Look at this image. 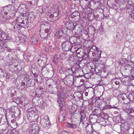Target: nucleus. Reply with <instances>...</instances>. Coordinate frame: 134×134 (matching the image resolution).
I'll use <instances>...</instances> for the list:
<instances>
[{
    "instance_id": "1",
    "label": "nucleus",
    "mask_w": 134,
    "mask_h": 134,
    "mask_svg": "<svg viewBox=\"0 0 134 134\" xmlns=\"http://www.w3.org/2000/svg\"><path fill=\"white\" fill-rule=\"evenodd\" d=\"M24 19L21 16L18 17L11 24V28L12 30L16 31L22 27H25L27 23H25L24 21Z\"/></svg>"
},
{
    "instance_id": "2",
    "label": "nucleus",
    "mask_w": 134,
    "mask_h": 134,
    "mask_svg": "<svg viewBox=\"0 0 134 134\" xmlns=\"http://www.w3.org/2000/svg\"><path fill=\"white\" fill-rule=\"evenodd\" d=\"M14 6L12 5H9L7 6H6L4 7L3 9L2 10L1 13L2 14V16L3 19V21H5L7 19V15L8 14V12L10 11L11 12L14 11V15L15 16V11H14Z\"/></svg>"
},
{
    "instance_id": "3",
    "label": "nucleus",
    "mask_w": 134,
    "mask_h": 134,
    "mask_svg": "<svg viewBox=\"0 0 134 134\" xmlns=\"http://www.w3.org/2000/svg\"><path fill=\"white\" fill-rule=\"evenodd\" d=\"M59 12L58 11L55 12H54L53 14L50 13L48 14L47 16V17L49 20H50V18H52L51 19L52 21H54L58 20L59 18Z\"/></svg>"
},
{
    "instance_id": "4",
    "label": "nucleus",
    "mask_w": 134,
    "mask_h": 134,
    "mask_svg": "<svg viewBox=\"0 0 134 134\" xmlns=\"http://www.w3.org/2000/svg\"><path fill=\"white\" fill-rule=\"evenodd\" d=\"M39 128L38 126L36 124H34L32 126L30 127L29 132L30 134H36L38 132Z\"/></svg>"
},
{
    "instance_id": "5",
    "label": "nucleus",
    "mask_w": 134,
    "mask_h": 134,
    "mask_svg": "<svg viewBox=\"0 0 134 134\" xmlns=\"http://www.w3.org/2000/svg\"><path fill=\"white\" fill-rule=\"evenodd\" d=\"M42 125L45 128L49 127L51 124L49 123V118L48 116H46L43 120Z\"/></svg>"
},
{
    "instance_id": "6",
    "label": "nucleus",
    "mask_w": 134,
    "mask_h": 134,
    "mask_svg": "<svg viewBox=\"0 0 134 134\" xmlns=\"http://www.w3.org/2000/svg\"><path fill=\"white\" fill-rule=\"evenodd\" d=\"M58 102L59 104L60 108L62 109H64L65 107V103L64 101L63 98L61 97L58 94Z\"/></svg>"
},
{
    "instance_id": "7",
    "label": "nucleus",
    "mask_w": 134,
    "mask_h": 134,
    "mask_svg": "<svg viewBox=\"0 0 134 134\" xmlns=\"http://www.w3.org/2000/svg\"><path fill=\"white\" fill-rule=\"evenodd\" d=\"M65 25L70 29H72L73 30H74L76 25H74V23L70 21H68V22H65Z\"/></svg>"
},
{
    "instance_id": "8",
    "label": "nucleus",
    "mask_w": 134,
    "mask_h": 134,
    "mask_svg": "<svg viewBox=\"0 0 134 134\" xmlns=\"http://www.w3.org/2000/svg\"><path fill=\"white\" fill-rule=\"evenodd\" d=\"M40 31V35L41 37L44 38L48 36L49 30L48 28H47L44 31L41 30Z\"/></svg>"
},
{
    "instance_id": "9",
    "label": "nucleus",
    "mask_w": 134,
    "mask_h": 134,
    "mask_svg": "<svg viewBox=\"0 0 134 134\" xmlns=\"http://www.w3.org/2000/svg\"><path fill=\"white\" fill-rule=\"evenodd\" d=\"M62 47H64V51H68L71 49L72 47L71 44L69 42H65L62 45Z\"/></svg>"
},
{
    "instance_id": "10",
    "label": "nucleus",
    "mask_w": 134,
    "mask_h": 134,
    "mask_svg": "<svg viewBox=\"0 0 134 134\" xmlns=\"http://www.w3.org/2000/svg\"><path fill=\"white\" fill-rule=\"evenodd\" d=\"M65 114L63 111L60 110L58 116L59 121L62 122L64 121L65 120Z\"/></svg>"
},
{
    "instance_id": "11",
    "label": "nucleus",
    "mask_w": 134,
    "mask_h": 134,
    "mask_svg": "<svg viewBox=\"0 0 134 134\" xmlns=\"http://www.w3.org/2000/svg\"><path fill=\"white\" fill-rule=\"evenodd\" d=\"M18 9L20 10L19 12L21 13H22L23 12H25L27 11L26 5L24 4H22L20 5L18 8Z\"/></svg>"
},
{
    "instance_id": "12",
    "label": "nucleus",
    "mask_w": 134,
    "mask_h": 134,
    "mask_svg": "<svg viewBox=\"0 0 134 134\" xmlns=\"http://www.w3.org/2000/svg\"><path fill=\"white\" fill-rule=\"evenodd\" d=\"M27 20L28 21L32 23H35L36 21V17L33 15H29L28 17Z\"/></svg>"
},
{
    "instance_id": "13",
    "label": "nucleus",
    "mask_w": 134,
    "mask_h": 134,
    "mask_svg": "<svg viewBox=\"0 0 134 134\" xmlns=\"http://www.w3.org/2000/svg\"><path fill=\"white\" fill-rule=\"evenodd\" d=\"M55 35L58 38H61L63 35V32L62 30L59 29L56 30Z\"/></svg>"
},
{
    "instance_id": "14",
    "label": "nucleus",
    "mask_w": 134,
    "mask_h": 134,
    "mask_svg": "<svg viewBox=\"0 0 134 134\" xmlns=\"http://www.w3.org/2000/svg\"><path fill=\"white\" fill-rule=\"evenodd\" d=\"M37 10L38 11V12L42 14V13H44L46 11V9L45 7H43L42 6H39L37 8Z\"/></svg>"
},
{
    "instance_id": "15",
    "label": "nucleus",
    "mask_w": 134,
    "mask_h": 134,
    "mask_svg": "<svg viewBox=\"0 0 134 134\" xmlns=\"http://www.w3.org/2000/svg\"><path fill=\"white\" fill-rule=\"evenodd\" d=\"M13 101L14 102L18 104L19 103H21L22 101L21 100V98L20 97H14L13 98Z\"/></svg>"
},
{
    "instance_id": "16",
    "label": "nucleus",
    "mask_w": 134,
    "mask_h": 134,
    "mask_svg": "<svg viewBox=\"0 0 134 134\" xmlns=\"http://www.w3.org/2000/svg\"><path fill=\"white\" fill-rule=\"evenodd\" d=\"M67 126L69 128L73 129H75L77 127L76 124H71L69 122L67 123Z\"/></svg>"
},
{
    "instance_id": "17",
    "label": "nucleus",
    "mask_w": 134,
    "mask_h": 134,
    "mask_svg": "<svg viewBox=\"0 0 134 134\" xmlns=\"http://www.w3.org/2000/svg\"><path fill=\"white\" fill-rule=\"evenodd\" d=\"M124 68L125 70H127L130 72L133 68L130 65L126 64L124 66Z\"/></svg>"
},
{
    "instance_id": "18",
    "label": "nucleus",
    "mask_w": 134,
    "mask_h": 134,
    "mask_svg": "<svg viewBox=\"0 0 134 134\" xmlns=\"http://www.w3.org/2000/svg\"><path fill=\"white\" fill-rule=\"evenodd\" d=\"M92 50L94 51H98V48L95 45L91 47L90 49V51L92 52Z\"/></svg>"
},
{
    "instance_id": "19",
    "label": "nucleus",
    "mask_w": 134,
    "mask_h": 134,
    "mask_svg": "<svg viewBox=\"0 0 134 134\" xmlns=\"http://www.w3.org/2000/svg\"><path fill=\"white\" fill-rule=\"evenodd\" d=\"M40 21L41 23V27H43V26L44 27H46L48 25V24L44 21H42V20H41Z\"/></svg>"
},
{
    "instance_id": "20",
    "label": "nucleus",
    "mask_w": 134,
    "mask_h": 134,
    "mask_svg": "<svg viewBox=\"0 0 134 134\" xmlns=\"http://www.w3.org/2000/svg\"><path fill=\"white\" fill-rule=\"evenodd\" d=\"M52 47L50 44H47L45 48L46 51L47 52H48L52 49Z\"/></svg>"
},
{
    "instance_id": "21",
    "label": "nucleus",
    "mask_w": 134,
    "mask_h": 134,
    "mask_svg": "<svg viewBox=\"0 0 134 134\" xmlns=\"http://www.w3.org/2000/svg\"><path fill=\"white\" fill-rule=\"evenodd\" d=\"M30 41L34 44H36L37 42V41L36 39L34 37H32L31 38V39L30 40Z\"/></svg>"
},
{
    "instance_id": "22",
    "label": "nucleus",
    "mask_w": 134,
    "mask_h": 134,
    "mask_svg": "<svg viewBox=\"0 0 134 134\" xmlns=\"http://www.w3.org/2000/svg\"><path fill=\"white\" fill-rule=\"evenodd\" d=\"M99 59H97V60H95L96 63V64H98L99 65L100 67H101V65H102L103 63L101 61L99 60Z\"/></svg>"
},
{
    "instance_id": "23",
    "label": "nucleus",
    "mask_w": 134,
    "mask_h": 134,
    "mask_svg": "<svg viewBox=\"0 0 134 134\" xmlns=\"http://www.w3.org/2000/svg\"><path fill=\"white\" fill-rule=\"evenodd\" d=\"M44 90L43 88H39V90L38 91V93L40 95L44 93Z\"/></svg>"
},
{
    "instance_id": "24",
    "label": "nucleus",
    "mask_w": 134,
    "mask_h": 134,
    "mask_svg": "<svg viewBox=\"0 0 134 134\" xmlns=\"http://www.w3.org/2000/svg\"><path fill=\"white\" fill-rule=\"evenodd\" d=\"M119 63L121 64H123L125 63L124 60H126V59H119Z\"/></svg>"
},
{
    "instance_id": "25",
    "label": "nucleus",
    "mask_w": 134,
    "mask_h": 134,
    "mask_svg": "<svg viewBox=\"0 0 134 134\" xmlns=\"http://www.w3.org/2000/svg\"><path fill=\"white\" fill-rule=\"evenodd\" d=\"M2 38L4 39H8V36H5V33H3V32L2 33Z\"/></svg>"
},
{
    "instance_id": "26",
    "label": "nucleus",
    "mask_w": 134,
    "mask_h": 134,
    "mask_svg": "<svg viewBox=\"0 0 134 134\" xmlns=\"http://www.w3.org/2000/svg\"><path fill=\"white\" fill-rule=\"evenodd\" d=\"M81 31L82 32H83V33H84L86 35H88L87 31L85 29H81Z\"/></svg>"
},
{
    "instance_id": "27",
    "label": "nucleus",
    "mask_w": 134,
    "mask_h": 134,
    "mask_svg": "<svg viewBox=\"0 0 134 134\" xmlns=\"http://www.w3.org/2000/svg\"><path fill=\"white\" fill-rule=\"evenodd\" d=\"M88 29H89V31L90 30H90H93V31H94V30H95L94 27L92 26H90L89 27Z\"/></svg>"
},
{
    "instance_id": "28",
    "label": "nucleus",
    "mask_w": 134,
    "mask_h": 134,
    "mask_svg": "<svg viewBox=\"0 0 134 134\" xmlns=\"http://www.w3.org/2000/svg\"><path fill=\"white\" fill-rule=\"evenodd\" d=\"M130 75L133 76L134 75V68H133L130 71Z\"/></svg>"
},
{
    "instance_id": "29",
    "label": "nucleus",
    "mask_w": 134,
    "mask_h": 134,
    "mask_svg": "<svg viewBox=\"0 0 134 134\" xmlns=\"http://www.w3.org/2000/svg\"><path fill=\"white\" fill-rule=\"evenodd\" d=\"M3 43H2V45H1V46L2 47H5V48H7L6 45V43L5 42L3 43V42H2Z\"/></svg>"
},
{
    "instance_id": "30",
    "label": "nucleus",
    "mask_w": 134,
    "mask_h": 134,
    "mask_svg": "<svg viewBox=\"0 0 134 134\" xmlns=\"http://www.w3.org/2000/svg\"><path fill=\"white\" fill-rule=\"evenodd\" d=\"M42 105H41L42 106L41 108L44 107L46 105V103L45 102H42Z\"/></svg>"
},
{
    "instance_id": "31",
    "label": "nucleus",
    "mask_w": 134,
    "mask_h": 134,
    "mask_svg": "<svg viewBox=\"0 0 134 134\" xmlns=\"http://www.w3.org/2000/svg\"><path fill=\"white\" fill-rule=\"evenodd\" d=\"M25 102H24V103L26 105L28 104V103H29V101L28 100L26 99V98L25 99Z\"/></svg>"
},
{
    "instance_id": "32",
    "label": "nucleus",
    "mask_w": 134,
    "mask_h": 134,
    "mask_svg": "<svg viewBox=\"0 0 134 134\" xmlns=\"http://www.w3.org/2000/svg\"><path fill=\"white\" fill-rule=\"evenodd\" d=\"M10 76V74L9 73H7V75L6 76V78L7 79H8L9 78V76Z\"/></svg>"
},
{
    "instance_id": "33",
    "label": "nucleus",
    "mask_w": 134,
    "mask_h": 134,
    "mask_svg": "<svg viewBox=\"0 0 134 134\" xmlns=\"http://www.w3.org/2000/svg\"><path fill=\"white\" fill-rule=\"evenodd\" d=\"M62 134H69V133L66 131H63L62 132Z\"/></svg>"
},
{
    "instance_id": "34",
    "label": "nucleus",
    "mask_w": 134,
    "mask_h": 134,
    "mask_svg": "<svg viewBox=\"0 0 134 134\" xmlns=\"http://www.w3.org/2000/svg\"><path fill=\"white\" fill-rule=\"evenodd\" d=\"M57 59H53V62L55 64H56L57 62Z\"/></svg>"
},
{
    "instance_id": "35",
    "label": "nucleus",
    "mask_w": 134,
    "mask_h": 134,
    "mask_svg": "<svg viewBox=\"0 0 134 134\" xmlns=\"http://www.w3.org/2000/svg\"><path fill=\"white\" fill-rule=\"evenodd\" d=\"M2 31L0 29V38L2 37Z\"/></svg>"
},
{
    "instance_id": "36",
    "label": "nucleus",
    "mask_w": 134,
    "mask_h": 134,
    "mask_svg": "<svg viewBox=\"0 0 134 134\" xmlns=\"http://www.w3.org/2000/svg\"><path fill=\"white\" fill-rule=\"evenodd\" d=\"M110 108L117 109V107H116V106H111L110 107Z\"/></svg>"
},
{
    "instance_id": "37",
    "label": "nucleus",
    "mask_w": 134,
    "mask_h": 134,
    "mask_svg": "<svg viewBox=\"0 0 134 134\" xmlns=\"http://www.w3.org/2000/svg\"><path fill=\"white\" fill-rule=\"evenodd\" d=\"M26 14L25 13H23L21 14V16L23 17H24V16H26Z\"/></svg>"
},
{
    "instance_id": "38",
    "label": "nucleus",
    "mask_w": 134,
    "mask_h": 134,
    "mask_svg": "<svg viewBox=\"0 0 134 134\" xmlns=\"http://www.w3.org/2000/svg\"><path fill=\"white\" fill-rule=\"evenodd\" d=\"M3 73V71L0 68V75L2 74Z\"/></svg>"
},
{
    "instance_id": "39",
    "label": "nucleus",
    "mask_w": 134,
    "mask_h": 134,
    "mask_svg": "<svg viewBox=\"0 0 134 134\" xmlns=\"http://www.w3.org/2000/svg\"><path fill=\"white\" fill-rule=\"evenodd\" d=\"M105 107V108L106 109H108L109 108V106L106 105L105 106H104Z\"/></svg>"
},
{
    "instance_id": "40",
    "label": "nucleus",
    "mask_w": 134,
    "mask_h": 134,
    "mask_svg": "<svg viewBox=\"0 0 134 134\" xmlns=\"http://www.w3.org/2000/svg\"><path fill=\"white\" fill-rule=\"evenodd\" d=\"M63 67H62L60 71H59V72L60 73H62V72H63V70H63Z\"/></svg>"
},
{
    "instance_id": "41",
    "label": "nucleus",
    "mask_w": 134,
    "mask_h": 134,
    "mask_svg": "<svg viewBox=\"0 0 134 134\" xmlns=\"http://www.w3.org/2000/svg\"><path fill=\"white\" fill-rule=\"evenodd\" d=\"M115 84L118 85L119 84V82L118 81H116L115 82Z\"/></svg>"
},
{
    "instance_id": "42",
    "label": "nucleus",
    "mask_w": 134,
    "mask_h": 134,
    "mask_svg": "<svg viewBox=\"0 0 134 134\" xmlns=\"http://www.w3.org/2000/svg\"><path fill=\"white\" fill-rule=\"evenodd\" d=\"M30 118H32V117H29L28 118V119L30 121V122H32L34 121V120H30Z\"/></svg>"
},
{
    "instance_id": "43",
    "label": "nucleus",
    "mask_w": 134,
    "mask_h": 134,
    "mask_svg": "<svg viewBox=\"0 0 134 134\" xmlns=\"http://www.w3.org/2000/svg\"><path fill=\"white\" fill-rule=\"evenodd\" d=\"M17 81H18V80H17V79H16L15 80V83L16 84H17Z\"/></svg>"
},
{
    "instance_id": "44",
    "label": "nucleus",
    "mask_w": 134,
    "mask_h": 134,
    "mask_svg": "<svg viewBox=\"0 0 134 134\" xmlns=\"http://www.w3.org/2000/svg\"><path fill=\"white\" fill-rule=\"evenodd\" d=\"M103 67H102V68L104 69L105 68V66L104 65H102Z\"/></svg>"
},
{
    "instance_id": "45",
    "label": "nucleus",
    "mask_w": 134,
    "mask_h": 134,
    "mask_svg": "<svg viewBox=\"0 0 134 134\" xmlns=\"http://www.w3.org/2000/svg\"><path fill=\"white\" fill-rule=\"evenodd\" d=\"M70 57L72 59H73L74 58V56H73V55H71V56Z\"/></svg>"
},
{
    "instance_id": "46",
    "label": "nucleus",
    "mask_w": 134,
    "mask_h": 134,
    "mask_svg": "<svg viewBox=\"0 0 134 134\" xmlns=\"http://www.w3.org/2000/svg\"><path fill=\"white\" fill-rule=\"evenodd\" d=\"M105 108V106L103 107V108H102V110H104L105 109H106Z\"/></svg>"
},
{
    "instance_id": "47",
    "label": "nucleus",
    "mask_w": 134,
    "mask_h": 134,
    "mask_svg": "<svg viewBox=\"0 0 134 134\" xmlns=\"http://www.w3.org/2000/svg\"><path fill=\"white\" fill-rule=\"evenodd\" d=\"M76 64H77L78 65H79V62H77V63H76Z\"/></svg>"
},
{
    "instance_id": "48",
    "label": "nucleus",
    "mask_w": 134,
    "mask_h": 134,
    "mask_svg": "<svg viewBox=\"0 0 134 134\" xmlns=\"http://www.w3.org/2000/svg\"><path fill=\"white\" fill-rule=\"evenodd\" d=\"M75 13H78L77 12H74L73 14H75Z\"/></svg>"
},
{
    "instance_id": "49",
    "label": "nucleus",
    "mask_w": 134,
    "mask_h": 134,
    "mask_svg": "<svg viewBox=\"0 0 134 134\" xmlns=\"http://www.w3.org/2000/svg\"><path fill=\"white\" fill-rule=\"evenodd\" d=\"M22 84L23 85H24V84H25V83H24V82H23L22 83Z\"/></svg>"
},
{
    "instance_id": "50",
    "label": "nucleus",
    "mask_w": 134,
    "mask_h": 134,
    "mask_svg": "<svg viewBox=\"0 0 134 134\" xmlns=\"http://www.w3.org/2000/svg\"><path fill=\"white\" fill-rule=\"evenodd\" d=\"M120 118V117L119 116H117V118Z\"/></svg>"
},
{
    "instance_id": "51",
    "label": "nucleus",
    "mask_w": 134,
    "mask_h": 134,
    "mask_svg": "<svg viewBox=\"0 0 134 134\" xmlns=\"http://www.w3.org/2000/svg\"><path fill=\"white\" fill-rule=\"evenodd\" d=\"M132 112V111H130V113H131Z\"/></svg>"
},
{
    "instance_id": "52",
    "label": "nucleus",
    "mask_w": 134,
    "mask_h": 134,
    "mask_svg": "<svg viewBox=\"0 0 134 134\" xmlns=\"http://www.w3.org/2000/svg\"><path fill=\"white\" fill-rule=\"evenodd\" d=\"M75 35H77V34H76V33L75 34Z\"/></svg>"
},
{
    "instance_id": "53",
    "label": "nucleus",
    "mask_w": 134,
    "mask_h": 134,
    "mask_svg": "<svg viewBox=\"0 0 134 134\" xmlns=\"http://www.w3.org/2000/svg\"><path fill=\"white\" fill-rule=\"evenodd\" d=\"M132 77L134 78V76H132Z\"/></svg>"
},
{
    "instance_id": "54",
    "label": "nucleus",
    "mask_w": 134,
    "mask_h": 134,
    "mask_svg": "<svg viewBox=\"0 0 134 134\" xmlns=\"http://www.w3.org/2000/svg\"><path fill=\"white\" fill-rule=\"evenodd\" d=\"M95 60V59H93V60Z\"/></svg>"
},
{
    "instance_id": "55",
    "label": "nucleus",
    "mask_w": 134,
    "mask_h": 134,
    "mask_svg": "<svg viewBox=\"0 0 134 134\" xmlns=\"http://www.w3.org/2000/svg\"><path fill=\"white\" fill-rule=\"evenodd\" d=\"M133 134H134V131H133Z\"/></svg>"
},
{
    "instance_id": "56",
    "label": "nucleus",
    "mask_w": 134,
    "mask_h": 134,
    "mask_svg": "<svg viewBox=\"0 0 134 134\" xmlns=\"http://www.w3.org/2000/svg\"><path fill=\"white\" fill-rule=\"evenodd\" d=\"M8 55L9 56V55Z\"/></svg>"
},
{
    "instance_id": "57",
    "label": "nucleus",
    "mask_w": 134,
    "mask_h": 134,
    "mask_svg": "<svg viewBox=\"0 0 134 134\" xmlns=\"http://www.w3.org/2000/svg\"><path fill=\"white\" fill-rule=\"evenodd\" d=\"M79 29H80V28L79 27Z\"/></svg>"
}]
</instances>
